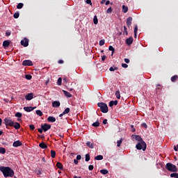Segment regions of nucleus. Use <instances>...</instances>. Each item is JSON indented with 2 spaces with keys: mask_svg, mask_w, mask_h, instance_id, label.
<instances>
[{
  "mask_svg": "<svg viewBox=\"0 0 178 178\" xmlns=\"http://www.w3.org/2000/svg\"><path fill=\"white\" fill-rule=\"evenodd\" d=\"M106 55L102 56V60L103 61H104V60H106Z\"/></svg>",
  "mask_w": 178,
  "mask_h": 178,
  "instance_id": "nucleus-58",
  "label": "nucleus"
},
{
  "mask_svg": "<svg viewBox=\"0 0 178 178\" xmlns=\"http://www.w3.org/2000/svg\"><path fill=\"white\" fill-rule=\"evenodd\" d=\"M74 163H75V165H78L79 162L77 158L76 159H74Z\"/></svg>",
  "mask_w": 178,
  "mask_h": 178,
  "instance_id": "nucleus-56",
  "label": "nucleus"
},
{
  "mask_svg": "<svg viewBox=\"0 0 178 178\" xmlns=\"http://www.w3.org/2000/svg\"><path fill=\"white\" fill-rule=\"evenodd\" d=\"M104 43H105V39H101V40H99L100 46H103V44H104Z\"/></svg>",
  "mask_w": 178,
  "mask_h": 178,
  "instance_id": "nucleus-43",
  "label": "nucleus"
},
{
  "mask_svg": "<svg viewBox=\"0 0 178 178\" xmlns=\"http://www.w3.org/2000/svg\"><path fill=\"white\" fill-rule=\"evenodd\" d=\"M142 127H144L145 129H147V124H146V123H143L141 124Z\"/></svg>",
  "mask_w": 178,
  "mask_h": 178,
  "instance_id": "nucleus-52",
  "label": "nucleus"
},
{
  "mask_svg": "<svg viewBox=\"0 0 178 178\" xmlns=\"http://www.w3.org/2000/svg\"><path fill=\"white\" fill-rule=\"evenodd\" d=\"M19 15H20V14H19V11H17L16 13H15L13 14L14 18H19Z\"/></svg>",
  "mask_w": 178,
  "mask_h": 178,
  "instance_id": "nucleus-36",
  "label": "nucleus"
},
{
  "mask_svg": "<svg viewBox=\"0 0 178 178\" xmlns=\"http://www.w3.org/2000/svg\"><path fill=\"white\" fill-rule=\"evenodd\" d=\"M132 21L133 17H128V18H127V25L128 26V27L131 26Z\"/></svg>",
  "mask_w": 178,
  "mask_h": 178,
  "instance_id": "nucleus-14",
  "label": "nucleus"
},
{
  "mask_svg": "<svg viewBox=\"0 0 178 178\" xmlns=\"http://www.w3.org/2000/svg\"><path fill=\"white\" fill-rule=\"evenodd\" d=\"M76 159H77V161L79 162V161H80L81 159V155H77Z\"/></svg>",
  "mask_w": 178,
  "mask_h": 178,
  "instance_id": "nucleus-54",
  "label": "nucleus"
},
{
  "mask_svg": "<svg viewBox=\"0 0 178 178\" xmlns=\"http://www.w3.org/2000/svg\"><path fill=\"white\" fill-rule=\"evenodd\" d=\"M63 92L65 97H67V98H72V95L70 93V92H67V90H65V89H63Z\"/></svg>",
  "mask_w": 178,
  "mask_h": 178,
  "instance_id": "nucleus-13",
  "label": "nucleus"
},
{
  "mask_svg": "<svg viewBox=\"0 0 178 178\" xmlns=\"http://www.w3.org/2000/svg\"><path fill=\"white\" fill-rule=\"evenodd\" d=\"M108 120L107 119H104V120H103V124H107Z\"/></svg>",
  "mask_w": 178,
  "mask_h": 178,
  "instance_id": "nucleus-55",
  "label": "nucleus"
},
{
  "mask_svg": "<svg viewBox=\"0 0 178 178\" xmlns=\"http://www.w3.org/2000/svg\"><path fill=\"white\" fill-rule=\"evenodd\" d=\"M36 115H38V116H43V113L41 111H36Z\"/></svg>",
  "mask_w": 178,
  "mask_h": 178,
  "instance_id": "nucleus-42",
  "label": "nucleus"
},
{
  "mask_svg": "<svg viewBox=\"0 0 178 178\" xmlns=\"http://www.w3.org/2000/svg\"><path fill=\"white\" fill-rule=\"evenodd\" d=\"M29 128H30V130L33 131V130H35V127L34 124H30V125H29Z\"/></svg>",
  "mask_w": 178,
  "mask_h": 178,
  "instance_id": "nucleus-45",
  "label": "nucleus"
},
{
  "mask_svg": "<svg viewBox=\"0 0 178 178\" xmlns=\"http://www.w3.org/2000/svg\"><path fill=\"white\" fill-rule=\"evenodd\" d=\"M147 148V144L145 141H143L142 138V141H140L137 145H136V149L138 150L143 149V151H145Z\"/></svg>",
  "mask_w": 178,
  "mask_h": 178,
  "instance_id": "nucleus-5",
  "label": "nucleus"
},
{
  "mask_svg": "<svg viewBox=\"0 0 178 178\" xmlns=\"http://www.w3.org/2000/svg\"><path fill=\"white\" fill-rule=\"evenodd\" d=\"M128 10H129L128 6L123 4L122 5V13H127Z\"/></svg>",
  "mask_w": 178,
  "mask_h": 178,
  "instance_id": "nucleus-24",
  "label": "nucleus"
},
{
  "mask_svg": "<svg viewBox=\"0 0 178 178\" xmlns=\"http://www.w3.org/2000/svg\"><path fill=\"white\" fill-rule=\"evenodd\" d=\"M10 44V40H3V47H4V49H7V47H8Z\"/></svg>",
  "mask_w": 178,
  "mask_h": 178,
  "instance_id": "nucleus-11",
  "label": "nucleus"
},
{
  "mask_svg": "<svg viewBox=\"0 0 178 178\" xmlns=\"http://www.w3.org/2000/svg\"><path fill=\"white\" fill-rule=\"evenodd\" d=\"M49 83V79H47V81L45 82V85L48 86Z\"/></svg>",
  "mask_w": 178,
  "mask_h": 178,
  "instance_id": "nucleus-62",
  "label": "nucleus"
},
{
  "mask_svg": "<svg viewBox=\"0 0 178 178\" xmlns=\"http://www.w3.org/2000/svg\"><path fill=\"white\" fill-rule=\"evenodd\" d=\"M23 65H33L32 60H24L22 62Z\"/></svg>",
  "mask_w": 178,
  "mask_h": 178,
  "instance_id": "nucleus-9",
  "label": "nucleus"
},
{
  "mask_svg": "<svg viewBox=\"0 0 178 178\" xmlns=\"http://www.w3.org/2000/svg\"><path fill=\"white\" fill-rule=\"evenodd\" d=\"M39 147L40 148H42V149H47V148H48V145H47V144H45V143H40L39 144Z\"/></svg>",
  "mask_w": 178,
  "mask_h": 178,
  "instance_id": "nucleus-18",
  "label": "nucleus"
},
{
  "mask_svg": "<svg viewBox=\"0 0 178 178\" xmlns=\"http://www.w3.org/2000/svg\"><path fill=\"white\" fill-rule=\"evenodd\" d=\"M112 11H113L112 7H108V8L107 9V13H112Z\"/></svg>",
  "mask_w": 178,
  "mask_h": 178,
  "instance_id": "nucleus-50",
  "label": "nucleus"
},
{
  "mask_svg": "<svg viewBox=\"0 0 178 178\" xmlns=\"http://www.w3.org/2000/svg\"><path fill=\"white\" fill-rule=\"evenodd\" d=\"M22 143L21 141L17 140V141H14L13 144V147H22Z\"/></svg>",
  "mask_w": 178,
  "mask_h": 178,
  "instance_id": "nucleus-12",
  "label": "nucleus"
},
{
  "mask_svg": "<svg viewBox=\"0 0 178 178\" xmlns=\"http://www.w3.org/2000/svg\"><path fill=\"white\" fill-rule=\"evenodd\" d=\"M138 31V25H135L134 32L137 33Z\"/></svg>",
  "mask_w": 178,
  "mask_h": 178,
  "instance_id": "nucleus-53",
  "label": "nucleus"
},
{
  "mask_svg": "<svg viewBox=\"0 0 178 178\" xmlns=\"http://www.w3.org/2000/svg\"><path fill=\"white\" fill-rule=\"evenodd\" d=\"M58 86H62V76H59L57 81Z\"/></svg>",
  "mask_w": 178,
  "mask_h": 178,
  "instance_id": "nucleus-34",
  "label": "nucleus"
},
{
  "mask_svg": "<svg viewBox=\"0 0 178 178\" xmlns=\"http://www.w3.org/2000/svg\"><path fill=\"white\" fill-rule=\"evenodd\" d=\"M86 3H87L88 4H92L91 0H86Z\"/></svg>",
  "mask_w": 178,
  "mask_h": 178,
  "instance_id": "nucleus-60",
  "label": "nucleus"
},
{
  "mask_svg": "<svg viewBox=\"0 0 178 178\" xmlns=\"http://www.w3.org/2000/svg\"><path fill=\"white\" fill-rule=\"evenodd\" d=\"M128 35V31H127V26L124 25V34Z\"/></svg>",
  "mask_w": 178,
  "mask_h": 178,
  "instance_id": "nucleus-46",
  "label": "nucleus"
},
{
  "mask_svg": "<svg viewBox=\"0 0 178 178\" xmlns=\"http://www.w3.org/2000/svg\"><path fill=\"white\" fill-rule=\"evenodd\" d=\"M177 80H178V75H172V76H171V81H172V83H175Z\"/></svg>",
  "mask_w": 178,
  "mask_h": 178,
  "instance_id": "nucleus-21",
  "label": "nucleus"
},
{
  "mask_svg": "<svg viewBox=\"0 0 178 178\" xmlns=\"http://www.w3.org/2000/svg\"><path fill=\"white\" fill-rule=\"evenodd\" d=\"M11 33H12L11 31H6V36H10Z\"/></svg>",
  "mask_w": 178,
  "mask_h": 178,
  "instance_id": "nucleus-49",
  "label": "nucleus"
},
{
  "mask_svg": "<svg viewBox=\"0 0 178 178\" xmlns=\"http://www.w3.org/2000/svg\"><path fill=\"white\" fill-rule=\"evenodd\" d=\"M100 172H101L102 175H108V170H107L106 169H102V170H100Z\"/></svg>",
  "mask_w": 178,
  "mask_h": 178,
  "instance_id": "nucleus-27",
  "label": "nucleus"
},
{
  "mask_svg": "<svg viewBox=\"0 0 178 178\" xmlns=\"http://www.w3.org/2000/svg\"><path fill=\"white\" fill-rule=\"evenodd\" d=\"M95 161H102L104 159L103 155H97V156L95 157Z\"/></svg>",
  "mask_w": 178,
  "mask_h": 178,
  "instance_id": "nucleus-22",
  "label": "nucleus"
},
{
  "mask_svg": "<svg viewBox=\"0 0 178 178\" xmlns=\"http://www.w3.org/2000/svg\"><path fill=\"white\" fill-rule=\"evenodd\" d=\"M174 149H175V151H176V152L178 151V144H177V147H174Z\"/></svg>",
  "mask_w": 178,
  "mask_h": 178,
  "instance_id": "nucleus-63",
  "label": "nucleus"
},
{
  "mask_svg": "<svg viewBox=\"0 0 178 178\" xmlns=\"http://www.w3.org/2000/svg\"><path fill=\"white\" fill-rule=\"evenodd\" d=\"M122 141H123V138H121L120 140L117 141V147H121V144H122Z\"/></svg>",
  "mask_w": 178,
  "mask_h": 178,
  "instance_id": "nucleus-37",
  "label": "nucleus"
},
{
  "mask_svg": "<svg viewBox=\"0 0 178 178\" xmlns=\"http://www.w3.org/2000/svg\"><path fill=\"white\" fill-rule=\"evenodd\" d=\"M34 109H36V106H35V108H33L32 106H25L24 108V111L26 112H32Z\"/></svg>",
  "mask_w": 178,
  "mask_h": 178,
  "instance_id": "nucleus-10",
  "label": "nucleus"
},
{
  "mask_svg": "<svg viewBox=\"0 0 178 178\" xmlns=\"http://www.w3.org/2000/svg\"><path fill=\"white\" fill-rule=\"evenodd\" d=\"M165 169H167V170H169V172H172L178 171V169L176 165H173V163H171L170 162H168V163H166Z\"/></svg>",
  "mask_w": 178,
  "mask_h": 178,
  "instance_id": "nucleus-3",
  "label": "nucleus"
},
{
  "mask_svg": "<svg viewBox=\"0 0 178 178\" xmlns=\"http://www.w3.org/2000/svg\"><path fill=\"white\" fill-rule=\"evenodd\" d=\"M6 148L0 147V154H6Z\"/></svg>",
  "mask_w": 178,
  "mask_h": 178,
  "instance_id": "nucleus-35",
  "label": "nucleus"
},
{
  "mask_svg": "<svg viewBox=\"0 0 178 178\" xmlns=\"http://www.w3.org/2000/svg\"><path fill=\"white\" fill-rule=\"evenodd\" d=\"M58 63H59L60 64H62V63H63V60H58Z\"/></svg>",
  "mask_w": 178,
  "mask_h": 178,
  "instance_id": "nucleus-64",
  "label": "nucleus"
},
{
  "mask_svg": "<svg viewBox=\"0 0 178 178\" xmlns=\"http://www.w3.org/2000/svg\"><path fill=\"white\" fill-rule=\"evenodd\" d=\"M51 127V124H48V123H44V124H42V129H43V131H44V133L48 131V130H50Z\"/></svg>",
  "mask_w": 178,
  "mask_h": 178,
  "instance_id": "nucleus-6",
  "label": "nucleus"
},
{
  "mask_svg": "<svg viewBox=\"0 0 178 178\" xmlns=\"http://www.w3.org/2000/svg\"><path fill=\"white\" fill-rule=\"evenodd\" d=\"M51 158H56V151H54V149H51Z\"/></svg>",
  "mask_w": 178,
  "mask_h": 178,
  "instance_id": "nucleus-28",
  "label": "nucleus"
},
{
  "mask_svg": "<svg viewBox=\"0 0 178 178\" xmlns=\"http://www.w3.org/2000/svg\"><path fill=\"white\" fill-rule=\"evenodd\" d=\"M56 167L60 170H63V165L60 162H57Z\"/></svg>",
  "mask_w": 178,
  "mask_h": 178,
  "instance_id": "nucleus-20",
  "label": "nucleus"
},
{
  "mask_svg": "<svg viewBox=\"0 0 178 178\" xmlns=\"http://www.w3.org/2000/svg\"><path fill=\"white\" fill-rule=\"evenodd\" d=\"M70 108H67L65 109V111L63 112V115H67L68 113H70Z\"/></svg>",
  "mask_w": 178,
  "mask_h": 178,
  "instance_id": "nucleus-30",
  "label": "nucleus"
},
{
  "mask_svg": "<svg viewBox=\"0 0 178 178\" xmlns=\"http://www.w3.org/2000/svg\"><path fill=\"white\" fill-rule=\"evenodd\" d=\"M133 42H134V38H133V36H130V37L128 38L127 39V40H126V43H127V44H128V45L131 44V43H133Z\"/></svg>",
  "mask_w": 178,
  "mask_h": 178,
  "instance_id": "nucleus-15",
  "label": "nucleus"
},
{
  "mask_svg": "<svg viewBox=\"0 0 178 178\" xmlns=\"http://www.w3.org/2000/svg\"><path fill=\"white\" fill-rule=\"evenodd\" d=\"M135 140L138 141V143H140V141H143V138L140 136H135Z\"/></svg>",
  "mask_w": 178,
  "mask_h": 178,
  "instance_id": "nucleus-31",
  "label": "nucleus"
},
{
  "mask_svg": "<svg viewBox=\"0 0 178 178\" xmlns=\"http://www.w3.org/2000/svg\"><path fill=\"white\" fill-rule=\"evenodd\" d=\"M170 177L178 178V173H177V172H173V173H171Z\"/></svg>",
  "mask_w": 178,
  "mask_h": 178,
  "instance_id": "nucleus-29",
  "label": "nucleus"
},
{
  "mask_svg": "<svg viewBox=\"0 0 178 178\" xmlns=\"http://www.w3.org/2000/svg\"><path fill=\"white\" fill-rule=\"evenodd\" d=\"M88 169H89V170H93V169H94L93 165H90L88 166Z\"/></svg>",
  "mask_w": 178,
  "mask_h": 178,
  "instance_id": "nucleus-51",
  "label": "nucleus"
},
{
  "mask_svg": "<svg viewBox=\"0 0 178 178\" xmlns=\"http://www.w3.org/2000/svg\"><path fill=\"white\" fill-rule=\"evenodd\" d=\"M108 49L109 50H111V51H112V53H111V56H113V53L115 52V47H113V46H111V45H110L109 47H108Z\"/></svg>",
  "mask_w": 178,
  "mask_h": 178,
  "instance_id": "nucleus-32",
  "label": "nucleus"
},
{
  "mask_svg": "<svg viewBox=\"0 0 178 178\" xmlns=\"http://www.w3.org/2000/svg\"><path fill=\"white\" fill-rule=\"evenodd\" d=\"M47 121L49 123H55V122H56V119L54 116H49Z\"/></svg>",
  "mask_w": 178,
  "mask_h": 178,
  "instance_id": "nucleus-16",
  "label": "nucleus"
},
{
  "mask_svg": "<svg viewBox=\"0 0 178 178\" xmlns=\"http://www.w3.org/2000/svg\"><path fill=\"white\" fill-rule=\"evenodd\" d=\"M34 98V93L33 92H31V93H27V95H25V99L26 101H31Z\"/></svg>",
  "mask_w": 178,
  "mask_h": 178,
  "instance_id": "nucleus-7",
  "label": "nucleus"
},
{
  "mask_svg": "<svg viewBox=\"0 0 178 178\" xmlns=\"http://www.w3.org/2000/svg\"><path fill=\"white\" fill-rule=\"evenodd\" d=\"M118 104V101H111L109 103V106L111 108H112V106H113V105L116 106Z\"/></svg>",
  "mask_w": 178,
  "mask_h": 178,
  "instance_id": "nucleus-19",
  "label": "nucleus"
},
{
  "mask_svg": "<svg viewBox=\"0 0 178 178\" xmlns=\"http://www.w3.org/2000/svg\"><path fill=\"white\" fill-rule=\"evenodd\" d=\"M124 61L125 63H130L129 58H124Z\"/></svg>",
  "mask_w": 178,
  "mask_h": 178,
  "instance_id": "nucleus-59",
  "label": "nucleus"
},
{
  "mask_svg": "<svg viewBox=\"0 0 178 178\" xmlns=\"http://www.w3.org/2000/svg\"><path fill=\"white\" fill-rule=\"evenodd\" d=\"M97 106H99V108H100V110L103 113H108V108L106 104H104V102H99V104H97Z\"/></svg>",
  "mask_w": 178,
  "mask_h": 178,
  "instance_id": "nucleus-4",
  "label": "nucleus"
},
{
  "mask_svg": "<svg viewBox=\"0 0 178 178\" xmlns=\"http://www.w3.org/2000/svg\"><path fill=\"white\" fill-rule=\"evenodd\" d=\"M115 70H118V67H110V72H115Z\"/></svg>",
  "mask_w": 178,
  "mask_h": 178,
  "instance_id": "nucleus-39",
  "label": "nucleus"
},
{
  "mask_svg": "<svg viewBox=\"0 0 178 178\" xmlns=\"http://www.w3.org/2000/svg\"><path fill=\"white\" fill-rule=\"evenodd\" d=\"M86 145L87 147H89V148H91V149L94 148V145L92 143H90V141H88V143H86Z\"/></svg>",
  "mask_w": 178,
  "mask_h": 178,
  "instance_id": "nucleus-25",
  "label": "nucleus"
},
{
  "mask_svg": "<svg viewBox=\"0 0 178 178\" xmlns=\"http://www.w3.org/2000/svg\"><path fill=\"white\" fill-rule=\"evenodd\" d=\"M25 78L26 79V80H32L33 76L32 75H31V74H26Z\"/></svg>",
  "mask_w": 178,
  "mask_h": 178,
  "instance_id": "nucleus-26",
  "label": "nucleus"
},
{
  "mask_svg": "<svg viewBox=\"0 0 178 178\" xmlns=\"http://www.w3.org/2000/svg\"><path fill=\"white\" fill-rule=\"evenodd\" d=\"M110 3H111L110 0H107L106 1V5L108 6V4H110Z\"/></svg>",
  "mask_w": 178,
  "mask_h": 178,
  "instance_id": "nucleus-61",
  "label": "nucleus"
},
{
  "mask_svg": "<svg viewBox=\"0 0 178 178\" xmlns=\"http://www.w3.org/2000/svg\"><path fill=\"white\" fill-rule=\"evenodd\" d=\"M42 124H41V128L40 129H38V131H39V133H40V134H42L44 129L42 127Z\"/></svg>",
  "mask_w": 178,
  "mask_h": 178,
  "instance_id": "nucleus-48",
  "label": "nucleus"
},
{
  "mask_svg": "<svg viewBox=\"0 0 178 178\" xmlns=\"http://www.w3.org/2000/svg\"><path fill=\"white\" fill-rule=\"evenodd\" d=\"M90 159V154H86V161L88 162Z\"/></svg>",
  "mask_w": 178,
  "mask_h": 178,
  "instance_id": "nucleus-41",
  "label": "nucleus"
},
{
  "mask_svg": "<svg viewBox=\"0 0 178 178\" xmlns=\"http://www.w3.org/2000/svg\"><path fill=\"white\" fill-rule=\"evenodd\" d=\"M24 7V3H18L17 8H22Z\"/></svg>",
  "mask_w": 178,
  "mask_h": 178,
  "instance_id": "nucleus-40",
  "label": "nucleus"
},
{
  "mask_svg": "<svg viewBox=\"0 0 178 178\" xmlns=\"http://www.w3.org/2000/svg\"><path fill=\"white\" fill-rule=\"evenodd\" d=\"M122 67H124V68H127V67H129L128 64L125 62V63H122Z\"/></svg>",
  "mask_w": 178,
  "mask_h": 178,
  "instance_id": "nucleus-47",
  "label": "nucleus"
},
{
  "mask_svg": "<svg viewBox=\"0 0 178 178\" xmlns=\"http://www.w3.org/2000/svg\"><path fill=\"white\" fill-rule=\"evenodd\" d=\"M115 97H116L117 99H120L121 95H120V90H116V92H115Z\"/></svg>",
  "mask_w": 178,
  "mask_h": 178,
  "instance_id": "nucleus-23",
  "label": "nucleus"
},
{
  "mask_svg": "<svg viewBox=\"0 0 178 178\" xmlns=\"http://www.w3.org/2000/svg\"><path fill=\"white\" fill-rule=\"evenodd\" d=\"M3 122L6 126V128L10 126V127H14L15 130H19L21 127L20 123H18L17 122H13L10 118H6Z\"/></svg>",
  "mask_w": 178,
  "mask_h": 178,
  "instance_id": "nucleus-2",
  "label": "nucleus"
},
{
  "mask_svg": "<svg viewBox=\"0 0 178 178\" xmlns=\"http://www.w3.org/2000/svg\"><path fill=\"white\" fill-rule=\"evenodd\" d=\"M92 126L93 127H99L100 126V123L99 122H98V120L97 122H95V123H92Z\"/></svg>",
  "mask_w": 178,
  "mask_h": 178,
  "instance_id": "nucleus-33",
  "label": "nucleus"
},
{
  "mask_svg": "<svg viewBox=\"0 0 178 178\" xmlns=\"http://www.w3.org/2000/svg\"><path fill=\"white\" fill-rule=\"evenodd\" d=\"M21 44L26 47L29 44V40L27 38H24L23 40H21Z\"/></svg>",
  "mask_w": 178,
  "mask_h": 178,
  "instance_id": "nucleus-8",
  "label": "nucleus"
},
{
  "mask_svg": "<svg viewBox=\"0 0 178 178\" xmlns=\"http://www.w3.org/2000/svg\"><path fill=\"white\" fill-rule=\"evenodd\" d=\"M40 175H42L41 170H38V172H37V175H38V176H40Z\"/></svg>",
  "mask_w": 178,
  "mask_h": 178,
  "instance_id": "nucleus-57",
  "label": "nucleus"
},
{
  "mask_svg": "<svg viewBox=\"0 0 178 178\" xmlns=\"http://www.w3.org/2000/svg\"><path fill=\"white\" fill-rule=\"evenodd\" d=\"M23 115L22 113H21L20 112H17V113H15V117L16 118H22Z\"/></svg>",
  "mask_w": 178,
  "mask_h": 178,
  "instance_id": "nucleus-38",
  "label": "nucleus"
},
{
  "mask_svg": "<svg viewBox=\"0 0 178 178\" xmlns=\"http://www.w3.org/2000/svg\"><path fill=\"white\" fill-rule=\"evenodd\" d=\"M52 106L54 108H59V106H60V102H59V101H54L52 102Z\"/></svg>",
  "mask_w": 178,
  "mask_h": 178,
  "instance_id": "nucleus-17",
  "label": "nucleus"
},
{
  "mask_svg": "<svg viewBox=\"0 0 178 178\" xmlns=\"http://www.w3.org/2000/svg\"><path fill=\"white\" fill-rule=\"evenodd\" d=\"M0 171L4 177H13L15 176L14 170L9 166H0Z\"/></svg>",
  "mask_w": 178,
  "mask_h": 178,
  "instance_id": "nucleus-1",
  "label": "nucleus"
},
{
  "mask_svg": "<svg viewBox=\"0 0 178 178\" xmlns=\"http://www.w3.org/2000/svg\"><path fill=\"white\" fill-rule=\"evenodd\" d=\"M93 21H94V24H98V18L97 15H95Z\"/></svg>",
  "mask_w": 178,
  "mask_h": 178,
  "instance_id": "nucleus-44",
  "label": "nucleus"
}]
</instances>
